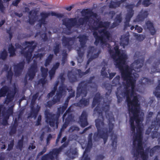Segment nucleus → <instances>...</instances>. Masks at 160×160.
I'll list each match as a JSON object with an SVG mask.
<instances>
[{"label":"nucleus","mask_w":160,"mask_h":160,"mask_svg":"<svg viewBox=\"0 0 160 160\" xmlns=\"http://www.w3.org/2000/svg\"><path fill=\"white\" fill-rule=\"evenodd\" d=\"M98 24L97 26L90 25L89 26V29L93 31L92 34L95 40L94 43L97 46L99 42L101 45H107L108 44L107 41H109L112 38V36L111 32L107 29L111 24L108 21L102 22L99 21L98 18L94 20L93 24Z\"/></svg>","instance_id":"1"},{"label":"nucleus","mask_w":160,"mask_h":160,"mask_svg":"<svg viewBox=\"0 0 160 160\" xmlns=\"http://www.w3.org/2000/svg\"><path fill=\"white\" fill-rule=\"evenodd\" d=\"M133 64V67H129L128 65H126L124 66L123 71H120L122 78L124 81H126V84H125V90H129V88L131 87V97L133 96V94H136L134 91L136 80L131 76L132 71L134 70L137 72H140L143 63L140 64V60L138 59L135 60Z\"/></svg>","instance_id":"2"},{"label":"nucleus","mask_w":160,"mask_h":160,"mask_svg":"<svg viewBox=\"0 0 160 160\" xmlns=\"http://www.w3.org/2000/svg\"><path fill=\"white\" fill-rule=\"evenodd\" d=\"M107 49L111 58L115 62L116 68L120 71H123L124 65H126L128 56L124 53H121L120 50L118 45L115 46L113 48L115 52L112 49V48L109 44H108Z\"/></svg>","instance_id":"3"},{"label":"nucleus","mask_w":160,"mask_h":160,"mask_svg":"<svg viewBox=\"0 0 160 160\" xmlns=\"http://www.w3.org/2000/svg\"><path fill=\"white\" fill-rule=\"evenodd\" d=\"M95 121V126L97 131L94 134L93 139L96 141L98 139L102 138L103 140L104 144H105L108 139V134L112 131L114 126V124L111 122H109L108 130L107 128H103L105 124L103 120L97 119Z\"/></svg>","instance_id":"4"},{"label":"nucleus","mask_w":160,"mask_h":160,"mask_svg":"<svg viewBox=\"0 0 160 160\" xmlns=\"http://www.w3.org/2000/svg\"><path fill=\"white\" fill-rule=\"evenodd\" d=\"M71 98L68 97L63 105L61 107L58 108L57 112V115L50 112L48 110L45 111L44 114L46 118V122L51 127H53L56 124L58 128V119L61 114H63L67 108L68 102Z\"/></svg>","instance_id":"5"},{"label":"nucleus","mask_w":160,"mask_h":160,"mask_svg":"<svg viewBox=\"0 0 160 160\" xmlns=\"http://www.w3.org/2000/svg\"><path fill=\"white\" fill-rule=\"evenodd\" d=\"M128 112L133 115L130 116L129 123L131 130L132 133H134L133 138L138 136V133H140L141 135H142L143 128L141 126V118L139 115L140 108L130 110Z\"/></svg>","instance_id":"6"},{"label":"nucleus","mask_w":160,"mask_h":160,"mask_svg":"<svg viewBox=\"0 0 160 160\" xmlns=\"http://www.w3.org/2000/svg\"><path fill=\"white\" fill-rule=\"evenodd\" d=\"M121 93V96L124 95L126 97V101L128 111L134 109H139L140 104L138 97L136 95H134L131 97V90H125L124 92L119 90Z\"/></svg>","instance_id":"7"},{"label":"nucleus","mask_w":160,"mask_h":160,"mask_svg":"<svg viewBox=\"0 0 160 160\" xmlns=\"http://www.w3.org/2000/svg\"><path fill=\"white\" fill-rule=\"evenodd\" d=\"M91 16L85 15L84 18H79L78 22L76 18L69 19L68 21H63V24L65 25L68 30L70 31L72 27L77 25L79 26L80 25H83L89 21Z\"/></svg>","instance_id":"8"},{"label":"nucleus","mask_w":160,"mask_h":160,"mask_svg":"<svg viewBox=\"0 0 160 160\" xmlns=\"http://www.w3.org/2000/svg\"><path fill=\"white\" fill-rule=\"evenodd\" d=\"M92 81L89 79L87 81H82L78 84L77 88L76 98H78L82 94L84 97H86L88 93V84L91 83Z\"/></svg>","instance_id":"9"},{"label":"nucleus","mask_w":160,"mask_h":160,"mask_svg":"<svg viewBox=\"0 0 160 160\" xmlns=\"http://www.w3.org/2000/svg\"><path fill=\"white\" fill-rule=\"evenodd\" d=\"M66 91L65 86L60 85L57 91L56 95L54 96L52 99L47 102V106L48 107H50L52 105L56 104L58 102H59L61 98L66 93Z\"/></svg>","instance_id":"10"},{"label":"nucleus","mask_w":160,"mask_h":160,"mask_svg":"<svg viewBox=\"0 0 160 160\" xmlns=\"http://www.w3.org/2000/svg\"><path fill=\"white\" fill-rule=\"evenodd\" d=\"M151 127L152 128H154L156 131H152L151 133V137L152 139L157 138L160 136V132H158L157 131L160 127V110L158 112L156 119L152 122Z\"/></svg>","instance_id":"11"},{"label":"nucleus","mask_w":160,"mask_h":160,"mask_svg":"<svg viewBox=\"0 0 160 160\" xmlns=\"http://www.w3.org/2000/svg\"><path fill=\"white\" fill-rule=\"evenodd\" d=\"M134 6L135 5L134 4H128L125 6V8L127 9V13L125 16L126 21L124 22V29H126L130 26L129 22H130L131 18L133 16L134 11L133 8Z\"/></svg>","instance_id":"12"},{"label":"nucleus","mask_w":160,"mask_h":160,"mask_svg":"<svg viewBox=\"0 0 160 160\" xmlns=\"http://www.w3.org/2000/svg\"><path fill=\"white\" fill-rule=\"evenodd\" d=\"M36 45L29 46L27 45L21 51V54L25 58L28 63H29L32 60V53L36 47Z\"/></svg>","instance_id":"13"},{"label":"nucleus","mask_w":160,"mask_h":160,"mask_svg":"<svg viewBox=\"0 0 160 160\" xmlns=\"http://www.w3.org/2000/svg\"><path fill=\"white\" fill-rule=\"evenodd\" d=\"M75 39V36L71 37L64 36L62 37V44L63 46L67 47L68 49H69L74 43Z\"/></svg>","instance_id":"14"},{"label":"nucleus","mask_w":160,"mask_h":160,"mask_svg":"<svg viewBox=\"0 0 160 160\" xmlns=\"http://www.w3.org/2000/svg\"><path fill=\"white\" fill-rule=\"evenodd\" d=\"M30 68L28 69L27 74L29 77V80H32L35 76L36 74L38 71L37 64L36 62L34 61Z\"/></svg>","instance_id":"15"},{"label":"nucleus","mask_w":160,"mask_h":160,"mask_svg":"<svg viewBox=\"0 0 160 160\" xmlns=\"http://www.w3.org/2000/svg\"><path fill=\"white\" fill-rule=\"evenodd\" d=\"M88 115L86 111H83L79 118L78 122L82 128H84L88 126Z\"/></svg>","instance_id":"16"},{"label":"nucleus","mask_w":160,"mask_h":160,"mask_svg":"<svg viewBox=\"0 0 160 160\" xmlns=\"http://www.w3.org/2000/svg\"><path fill=\"white\" fill-rule=\"evenodd\" d=\"M25 62L24 61L20 62L14 66V75L16 77L20 76L23 69Z\"/></svg>","instance_id":"17"},{"label":"nucleus","mask_w":160,"mask_h":160,"mask_svg":"<svg viewBox=\"0 0 160 160\" xmlns=\"http://www.w3.org/2000/svg\"><path fill=\"white\" fill-rule=\"evenodd\" d=\"M35 103V101L32 100L30 107L31 111L29 117H34L35 118H36L38 116V112L40 110V107L38 105L37 108H35L34 107Z\"/></svg>","instance_id":"18"},{"label":"nucleus","mask_w":160,"mask_h":160,"mask_svg":"<svg viewBox=\"0 0 160 160\" xmlns=\"http://www.w3.org/2000/svg\"><path fill=\"white\" fill-rule=\"evenodd\" d=\"M148 15V11L142 9L136 18L134 20V21L137 22L142 21L147 17Z\"/></svg>","instance_id":"19"},{"label":"nucleus","mask_w":160,"mask_h":160,"mask_svg":"<svg viewBox=\"0 0 160 160\" xmlns=\"http://www.w3.org/2000/svg\"><path fill=\"white\" fill-rule=\"evenodd\" d=\"M54 156L56 158L58 157H56V154L52 149V150L50 151L48 153L45 154L42 156L41 158V160H53L54 159Z\"/></svg>","instance_id":"20"},{"label":"nucleus","mask_w":160,"mask_h":160,"mask_svg":"<svg viewBox=\"0 0 160 160\" xmlns=\"http://www.w3.org/2000/svg\"><path fill=\"white\" fill-rule=\"evenodd\" d=\"M37 14V11L36 10H31L29 12L28 22L30 24L33 25L34 24Z\"/></svg>","instance_id":"21"},{"label":"nucleus","mask_w":160,"mask_h":160,"mask_svg":"<svg viewBox=\"0 0 160 160\" xmlns=\"http://www.w3.org/2000/svg\"><path fill=\"white\" fill-rule=\"evenodd\" d=\"M145 26L152 35H153L156 33V30L154 28L153 24L150 21H148L146 22Z\"/></svg>","instance_id":"22"},{"label":"nucleus","mask_w":160,"mask_h":160,"mask_svg":"<svg viewBox=\"0 0 160 160\" xmlns=\"http://www.w3.org/2000/svg\"><path fill=\"white\" fill-rule=\"evenodd\" d=\"M82 96V98L80 99L79 101L77 103V106L79 107H86L89 104V98H88L86 99L83 98L84 96L82 94L80 95Z\"/></svg>","instance_id":"23"},{"label":"nucleus","mask_w":160,"mask_h":160,"mask_svg":"<svg viewBox=\"0 0 160 160\" xmlns=\"http://www.w3.org/2000/svg\"><path fill=\"white\" fill-rule=\"evenodd\" d=\"M81 13L82 16L87 15H90L93 17L96 18L97 17V14L96 13H94L90 9H83L81 11Z\"/></svg>","instance_id":"24"},{"label":"nucleus","mask_w":160,"mask_h":160,"mask_svg":"<svg viewBox=\"0 0 160 160\" xmlns=\"http://www.w3.org/2000/svg\"><path fill=\"white\" fill-rule=\"evenodd\" d=\"M67 76L69 81L71 83L75 82L78 81V78L76 75L72 73L71 71L68 72Z\"/></svg>","instance_id":"25"},{"label":"nucleus","mask_w":160,"mask_h":160,"mask_svg":"<svg viewBox=\"0 0 160 160\" xmlns=\"http://www.w3.org/2000/svg\"><path fill=\"white\" fill-rule=\"evenodd\" d=\"M68 145V143L67 142H65L60 147L58 148H54L53 149L54 152L56 154V157H58L59 154L62 151L63 149L66 147Z\"/></svg>","instance_id":"26"},{"label":"nucleus","mask_w":160,"mask_h":160,"mask_svg":"<svg viewBox=\"0 0 160 160\" xmlns=\"http://www.w3.org/2000/svg\"><path fill=\"white\" fill-rule=\"evenodd\" d=\"M129 41V36L124 35L122 37L121 41V44L124 48L125 46L128 45Z\"/></svg>","instance_id":"27"},{"label":"nucleus","mask_w":160,"mask_h":160,"mask_svg":"<svg viewBox=\"0 0 160 160\" xmlns=\"http://www.w3.org/2000/svg\"><path fill=\"white\" fill-rule=\"evenodd\" d=\"M79 41L82 48H84L86 42L88 40V37L86 35L83 34L78 37Z\"/></svg>","instance_id":"28"},{"label":"nucleus","mask_w":160,"mask_h":160,"mask_svg":"<svg viewBox=\"0 0 160 160\" xmlns=\"http://www.w3.org/2000/svg\"><path fill=\"white\" fill-rule=\"evenodd\" d=\"M15 93L13 91H10V92H8L7 95L6 99L5 101V103L8 104L10 102L12 101L14 97Z\"/></svg>","instance_id":"29"},{"label":"nucleus","mask_w":160,"mask_h":160,"mask_svg":"<svg viewBox=\"0 0 160 160\" xmlns=\"http://www.w3.org/2000/svg\"><path fill=\"white\" fill-rule=\"evenodd\" d=\"M9 91L8 87L4 86L0 89V97H5Z\"/></svg>","instance_id":"30"},{"label":"nucleus","mask_w":160,"mask_h":160,"mask_svg":"<svg viewBox=\"0 0 160 160\" xmlns=\"http://www.w3.org/2000/svg\"><path fill=\"white\" fill-rule=\"evenodd\" d=\"M77 152L75 150L70 149L68 150L66 152V154L68 157L70 159H73L75 158V155H76Z\"/></svg>","instance_id":"31"},{"label":"nucleus","mask_w":160,"mask_h":160,"mask_svg":"<svg viewBox=\"0 0 160 160\" xmlns=\"http://www.w3.org/2000/svg\"><path fill=\"white\" fill-rule=\"evenodd\" d=\"M118 2H114L113 1H111L110 3L109 7L110 8H115L117 7H119L120 4L127 1H117Z\"/></svg>","instance_id":"32"},{"label":"nucleus","mask_w":160,"mask_h":160,"mask_svg":"<svg viewBox=\"0 0 160 160\" xmlns=\"http://www.w3.org/2000/svg\"><path fill=\"white\" fill-rule=\"evenodd\" d=\"M91 149V148L86 146L81 160H91L90 158L88 157V154L87 153L90 152Z\"/></svg>","instance_id":"33"},{"label":"nucleus","mask_w":160,"mask_h":160,"mask_svg":"<svg viewBox=\"0 0 160 160\" xmlns=\"http://www.w3.org/2000/svg\"><path fill=\"white\" fill-rule=\"evenodd\" d=\"M97 106L95 107L94 109V111L96 112L99 114H102V112L101 110V108L100 107L99 103H98L94 101H92V108H93L96 106V104H97Z\"/></svg>","instance_id":"34"},{"label":"nucleus","mask_w":160,"mask_h":160,"mask_svg":"<svg viewBox=\"0 0 160 160\" xmlns=\"http://www.w3.org/2000/svg\"><path fill=\"white\" fill-rule=\"evenodd\" d=\"M158 84L156 87L155 91L153 92L154 95L157 98H160V80L158 81Z\"/></svg>","instance_id":"35"},{"label":"nucleus","mask_w":160,"mask_h":160,"mask_svg":"<svg viewBox=\"0 0 160 160\" xmlns=\"http://www.w3.org/2000/svg\"><path fill=\"white\" fill-rule=\"evenodd\" d=\"M151 80L145 77H142L139 80V83L142 85H145L151 83Z\"/></svg>","instance_id":"36"},{"label":"nucleus","mask_w":160,"mask_h":160,"mask_svg":"<svg viewBox=\"0 0 160 160\" xmlns=\"http://www.w3.org/2000/svg\"><path fill=\"white\" fill-rule=\"evenodd\" d=\"M23 140L24 137L22 136L21 138L18 140L16 146V148L19 149L20 151H22L23 148Z\"/></svg>","instance_id":"37"},{"label":"nucleus","mask_w":160,"mask_h":160,"mask_svg":"<svg viewBox=\"0 0 160 160\" xmlns=\"http://www.w3.org/2000/svg\"><path fill=\"white\" fill-rule=\"evenodd\" d=\"M61 48V44L60 43H55V46L53 47V51L54 54L56 55L57 56L60 51V48Z\"/></svg>","instance_id":"38"},{"label":"nucleus","mask_w":160,"mask_h":160,"mask_svg":"<svg viewBox=\"0 0 160 160\" xmlns=\"http://www.w3.org/2000/svg\"><path fill=\"white\" fill-rule=\"evenodd\" d=\"M53 57V55L52 54H50L47 57L45 61L44 66L47 67L48 66L51 62Z\"/></svg>","instance_id":"39"},{"label":"nucleus","mask_w":160,"mask_h":160,"mask_svg":"<svg viewBox=\"0 0 160 160\" xmlns=\"http://www.w3.org/2000/svg\"><path fill=\"white\" fill-rule=\"evenodd\" d=\"M8 51L10 53V57H12L15 55V49L12 44L9 45Z\"/></svg>","instance_id":"40"},{"label":"nucleus","mask_w":160,"mask_h":160,"mask_svg":"<svg viewBox=\"0 0 160 160\" xmlns=\"http://www.w3.org/2000/svg\"><path fill=\"white\" fill-rule=\"evenodd\" d=\"M120 77L119 75L116 76L112 80V83L114 86H117L120 84Z\"/></svg>","instance_id":"41"},{"label":"nucleus","mask_w":160,"mask_h":160,"mask_svg":"<svg viewBox=\"0 0 160 160\" xmlns=\"http://www.w3.org/2000/svg\"><path fill=\"white\" fill-rule=\"evenodd\" d=\"M134 36L137 40L140 41H143L145 38V35L135 33H134Z\"/></svg>","instance_id":"42"},{"label":"nucleus","mask_w":160,"mask_h":160,"mask_svg":"<svg viewBox=\"0 0 160 160\" xmlns=\"http://www.w3.org/2000/svg\"><path fill=\"white\" fill-rule=\"evenodd\" d=\"M41 71L42 76L43 78H46L48 75V69L45 68L43 67H41Z\"/></svg>","instance_id":"43"},{"label":"nucleus","mask_w":160,"mask_h":160,"mask_svg":"<svg viewBox=\"0 0 160 160\" xmlns=\"http://www.w3.org/2000/svg\"><path fill=\"white\" fill-rule=\"evenodd\" d=\"M8 56V52L5 49L0 53V59L3 60H5L7 58Z\"/></svg>","instance_id":"44"},{"label":"nucleus","mask_w":160,"mask_h":160,"mask_svg":"<svg viewBox=\"0 0 160 160\" xmlns=\"http://www.w3.org/2000/svg\"><path fill=\"white\" fill-rule=\"evenodd\" d=\"M17 128L14 126L11 125L9 127L10 131L9 132V135L10 136H12L15 134L17 132Z\"/></svg>","instance_id":"45"},{"label":"nucleus","mask_w":160,"mask_h":160,"mask_svg":"<svg viewBox=\"0 0 160 160\" xmlns=\"http://www.w3.org/2000/svg\"><path fill=\"white\" fill-rule=\"evenodd\" d=\"M13 75V73L12 71L11 68H10L9 70L8 71L7 74L6 75L7 79L9 80L10 82L12 80Z\"/></svg>","instance_id":"46"},{"label":"nucleus","mask_w":160,"mask_h":160,"mask_svg":"<svg viewBox=\"0 0 160 160\" xmlns=\"http://www.w3.org/2000/svg\"><path fill=\"white\" fill-rule=\"evenodd\" d=\"M110 102L111 101H109L108 104H105L102 107V110L104 111L106 113L109 110Z\"/></svg>","instance_id":"47"},{"label":"nucleus","mask_w":160,"mask_h":160,"mask_svg":"<svg viewBox=\"0 0 160 160\" xmlns=\"http://www.w3.org/2000/svg\"><path fill=\"white\" fill-rule=\"evenodd\" d=\"M74 117L72 114H68L67 117L65 119V122L69 123L72 121Z\"/></svg>","instance_id":"48"},{"label":"nucleus","mask_w":160,"mask_h":160,"mask_svg":"<svg viewBox=\"0 0 160 160\" xmlns=\"http://www.w3.org/2000/svg\"><path fill=\"white\" fill-rule=\"evenodd\" d=\"M121 93L119 92V90L117 89V90L116 92V95L117 98V102L118 103H120L122 100V98L120 96V95H121Z\"/></svg>","instance_id":"49"},{"label":"nucleus","mask_w":160,"mask_h":160,"mask_svg":"<svg viewBox=\"0 0 160 160\" xmlns=\"http://www.w3.org/2000/svg\"><path fill=\"white\" fill-rule=\"evenodd\" d=\"M158 63V64H160V59H158V60L157 62H154V64L152 66V69L153 70L154 72H158V65H157V63Z\"/></svg>","instance_id":"50"},{"label":"nucleus","mask_w":160,"mask_h":160,"mask_svg":"<svg viewBox=\"0 0 160 160\" xmlns=\"http://www.w3.org/2000/svg\"><path fill=\"white\" fill-rule=\"evenodd\" d=\"M61 85H63L65 86V88L66 89V90H68V92H70L71 93H69V95L68 97H69L70 98H72L74 97L75 96V92L74 91L72 88H71L69 90L68 88H66V87L65 85H64V84H62Z\"/></svg>","instance_id":"51"},{"label":"nucleus","mask_w":160,"mask_h":160,"mask_svg":"<svg viewBox=\"0 0 160 160\" xmlns=\"http://www.w3.org/2000/svg\"><path fill=\"white\" fill-rule=\"evenodd\" d=\"M122 20V15L121 13L117 15L115 19V21L119 24L121 22Z\"/></svg>","instance_id":"52"},{"label":"nucleus","mask_w":160,"mask_h":160,"mask_svg":"<svg viewBox=\"0 0 160 160\" xmlns=\"http://www.w3.org/2000/svg\"><path fill=\"white\" fill-rule=\"evenodd\" d=\"M5 109L4 111L6 115H9V116L12 115L13 113V108L12 107H9L7 110L6 107H5Z\"/></svg>","instance_id":"53"},{"label":"nucleus","mask_w":160,"mask_h":160,"mask_svg":"<svg viewBox=\"0 0 160 160\" xmlns=\"http://www.w3.org/2000/svg\"><path fill=\"white\" fill-rule=\"evenodd\" d=\"M117 138L115 137L112 140L111 145L113 149L116 150L117 148Z\"/></svg>","instance_id":"54"},{"label":"nucleus","mask_w":160,"mask_h":160,"mask_svg":"<svg viewBox=\"0 0 160 160\" xmlns=\"http://www.w3.org/2000/svg\"><path fill=\"white\" fill-rule=\"evenodd\" d=\"M101 95L100 93H97L93 99V101L96 102L98 103L100 102V98Z\"/></svg>","instance_id":"55"},{"label":"nucleus","mask_w":160,"mask_h":160,"mask_svg":"<svg viewBox=\"0 0 160 160\" xmlns=\"http://www.w3.org/2000/svg\"><path fill=\"white\" fill-rule=\"evenodd\" d=\"M71 112V106H70L68 109L66 110L65 112L63 114L62 117V119L63 121L65 118L67 114H71L70 112Z\"/></svg>","instance_id":"56"},{"label":"nucleus","mask_w":160,"mask_h":160,"mask_svg":"<svg viewBox=\"0 0 160 160\" xmlns=\"http://www.w3.org/2000/svg\"><path fill=\"white\" fill-rule=\"evenodd\" d=\"M50 15V13H45L44 12H42L40 13V15L41 18L46 19V18H48Z\"/></svg>","instance_id":"57"},{"label":"nucleus","mask_w":160,"mask_h":160,"mask_svg":"<svg viewBox=\"0 0 160 160\" xmlns=\"http://www.w3.org/2000/svg\"><path fill=\"white\" fill-rule=\"evenodd\" d=\"M14 145V140H12V141L10 142V144L8 145V148L7 150V151H10L12 150L13 148Z\"/></svg>","instance_id":"58"},{"label":"nucleus","mask_w":160,"mask_h":160,"mask_svg":"<svg viewBox=\"0 0 160 160\" xmlns=\"http://www.w3.org/2000/svg\"><path fill=\"white\" fill-rule=\"evenodd\" d=\"M56 71L51 69L49 72V74L50 79H52Z\"/></svg>","instance_id":"59"},{"label":"nucleus","mask_w":160,"mask_h":160,"mask_svg":"<svg viewBox=\"0 0 160 160\" xmlns=\"http://www.w3.org/2000/svg\"><path fill=\"white\" fill-rule=\"evenodd\" d=\"M67 57V54L65 51V53L62 55V64L64 65L65 63Z\"/></svg>","instance_id":"60"},{"label":"nucleus","mask_w":160,"mask_h":160,"mask_svg":"<svg viewBox=\"0 0 160 160\" xmlns=\"http://www.w3.org/2000/svg\"><path fill=\"white\" fill-rule=\"evenodd\" d=\"M41 37L43 41L46 42L48 41V38L46 33H44L42 34Z\"/></svg>","instance_id":"61"},{"label":"nucleus","mask_w":160,"mask_h":160,"mask_svg":"<svg viewBox=\"0 0 160 160\" xmlns=\"http://www.w3.org/2000/svg\"><path fill=\"white\" fill-rule=\"evenodd\" d=\"M44 55V54L42 53H38L36 54H34L33 56V58H35L37 59L38 58H39L40 59Z\"/></svg>","instance_id":"62"},{"label":"nucleus","mask_w":160,"mask_h":160,"mask_svg":"<svg viewBox=\"0 0 160 160\" xmlns=\"http://www.w3.org/2000/svg\"><path fill=\"white\" fill-rule=\"evenodd\" d=\"M41 116L39 115L38 117L37 120L35 124V125L38 126L41 125Z\"/></svg>","instance_id":"63"},{"label":"nucleus","mask_w":160,"mask_h":160,"mask_svg":"<svg viewBox=\"0 0 160 160\" xmlns=\"http://www.w3.org/2000/svg\"><path fill=\"white\" fill-rule=\"evenodd\" d=\"M60 66V63L59 62H57L55 64L53 65V67L51 69L56 71V70Z\"/></svg>","instance_id":"64"}]
</instances>
